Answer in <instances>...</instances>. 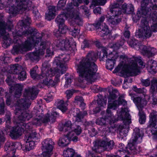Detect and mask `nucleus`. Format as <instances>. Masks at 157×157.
I'll return each instance as SVG.
<instances>
[{
    "mask_svg": "<svg viewBox=\"0 0 157 157\" xmlns=\"http://www.w3.org/2000/svg\"><path fill=\"white\" fill-rule=\"evenodd\" d=\"M30 20L29 17H27L25 19L19 21L16 26L13 34L14 39L22 36H30L27 38L24 44H21L25 51L30 50L33 48L37 47L40 42L38 49L35 48V51L29 56L31 60H37L39 59V56L44 54L46 47L47 42L42 39L43 37L45 35L43 32L40 33L37 32L35 28L29 27L30 24L29 22Z\"/></svg>",
    "mask_w": 157,
    "mask_h": 157,
    "instance_id": "f257e3e1",
    "label": "nucleus"
},
{
    "mask_svg": "<svg viewBox=\"0 0 157 157\" xmlns=\"http://www.w3.org/2000/svg\"><path fill=\"white\" fill-rule=\"evenodd\" d=\"M73 16L72 13L71 14L67 13L66 8L56 18L55 22L58 25L59 28L53 32V35L56 37L57 38L60 37L55 41L56 46L61 50L70 51L71 53L76 50V42L73 41L71 44L68 38L63 39L62 37L66 33L68 29L67 26L65 25V19H67L68 17H73Z\"/></svg>",
    "mask_w": 157,
    "mask_h": 157,
    "instance_id": "f03ea898",
    "label": "nucleus"
},
{
    "mask_svg": "<svg viewBox=\"0 0 157 157\" xmlns=\"http://www.w3.org/2000/svg\"><path fill=\"white\" fill-rule=\"evenodd\" d=\"M97 55L93 51H90L85 57L82 59L77 65V72L80 77L88 82L94 81L98 70V67L95 63Z\"/></svg>",
    "mask_w": 157,
    "mask_h": 157,
    "instance_id": "7ed1b4c3",
    "label": "nucleus"
},
{
    "mask_svg": "<svg viewBox=\"0 0 157 157\" xmlns=\"http://www.w3.org/2000/svg\"><path fill=\"white\" fill-rule=\"evenodd\" d=\"M5 71L9 74L7 75L6 82L10 87L9 88L10 93L14 92L15 98H19L21 95L23 86L20 84L13 85L15 77V75H17L18 79L20 81H24L27 78L26 72L23 70L22 66L18 64H11Z\"/></svg>",
    "mask_w": 157,
    "mask_h": 157,
    "instance_id": "20e7f679",
    "label": "nucleus"
},
{
    "mask_svg": "<svg viewBox=\"0 0 157 157\" xmlns=\"http://www.w3.org/2000/svg\"><path fill=\"white\" fill-rule=\"evenodd\" d=\"M15 114L18 116L17 119L20 121L18 122L19 125L17 126L13 127L10 131V136L13 140H16L21 135L27 126L24 121H29L32 117L31 114L19 108L16 109Z\"/></svg>",
    "mask_w": 157,
    "mask_h": 157,
    "instance_id": "39448f33",
    "label": "nucleus"
},
{
    "mask_svg": "<svg viewBox=\"0 0 157 157\" xmlns=\"http://www.w3.org/2000/svg\"><path fill=\"white\" fill-rule=\"evenodd\" d=\"M109 7L111 15L107 17V20L109 25H115L118 24L121 21V15L122 12H126L127 4L124 3L123 4L124 0H116Z\"/></svg>",
    "mask_w": 157,
    "mask_h": 157,
    "instance_id": "423d86ee",
    "label": "nucleus"
},
{
    "mask_svg": "<svg viewBox=\"0 0 157 157\" xmlns=\"http://www.w3.org/2000/svg\"><path fill=\"white\" fill-rule=\"evenodd\" d=\"M66 55L63 54L62 57L59 56L55 57L54 61L53 63V67L48 71L50 77L55 76V77L59 78L61 75L64 74L66 71V67L65 66V63L68 61V59L66 58Z\"/></svg>",
    "mask_w": 157,
    "mask_h": 157,
    "instance_id": "0eeeda50",
    "label": "nucleus"
},
{
    "mask_svg": "<svg viewBox=\"0 0 157 157\" xmlns=\"http://www.w3.org/2000/svg\"><path fill=\"white\" fill-rule=\"evenodd\" d=\"M142 137L143 135L140 132V129L135 128L131 138L124 150V152L128 155L137 154L139 151L137 149L136 144L141 142Z\"/></svg>",
    "mask_w": 157,
    "mask_h": 157,
    "instance_id": "6e6552de",
    "label": "nucleus"
},
{
    "mask_svg": "<svg viewBox=\"0 0 157 157\" xmlns=\"http://www.w3.org/2000/svg\"><path fill=\"white\" fill-rule=\"evenodd\" d=\"M141 29H139L136 32L135 36L137 38L146 39L151 37L152 33L149 25L148 21L145 18H144L141 20Z\"/></svg>",
    "mask_w": 157,
    "mask_h": 157,
    "instance_id": "1a4fd4ad",
    "label": "nucleus"
},
{
    "mask_svg": "<svg viewBox=\"0 0 157 157\" xmlns=\"http://www.w3.org/2000/svg\"><path fill=\"white\" fill-rule=\"evenodd\" d=\"M107 49L105 47H103L100 52L99 56L101 57V59H104L106 58V68L107 69L111 71L113 68L114 65L116 63V57L113 54L112 52L108 54Z\"/></svg>",
    "mask_w": 157,
    "mask_h": 157,
    "instance_id": "9d476101",
    "label": "nucleus"
},
{
    "mask_svg": "<svg viewBox=\"0 0 157 157\" xmlns=\"http://www.w3.org/2000/svg\"><path fill=\"white\" fill-rule=\"evenodd\" d=\"M38 111L36 112V116L33 118L32 123L33 125L37 126H40L42 124L48 123L50 122V115L47 113L44 115L43 113H39Z\"/></svg>",
    "mask_w": 157,
    "mask_h": 157,
    "instance_id": "9b49d317",
    "label": "nucleus"
},
{
    "mask_svg": "<svg viewBox=\"0 0 157 157\" xmlns=\"http://www.w3.org/2000/svg\"><path fill=\"white\" fill-rule=\"evenodd\" d=\"M121 72L124 75L127 76L130 74L136 76L140 72V70L137 63L134 62L130 65H124L122 67Z\"/></svg>",
    "mask_w": 157,
    "mask_h": 157,
    "instance_id": "f8f14e48",
    "label": "nucleus"
},
{
    "mask_svg": "<svg viewBox=\"0 0 157 157\" xmlns=\"http://www.w3.org/2000/svg\"><path fill=\"white\" fill-rule=\"evenodd\" d=\"M150 0H145L146 11L151 9L146 15L147 17H148L150 20H152L154 22H157V12L155 11L157 10V5L154 4L152 2H150Z\"/></svg>",
    "mask_w": 157,
    "mask_h": 157,
    "instance_id": "ddd939ff",
    "label": "nucleus"
},
{
    "mask_svg": "<svg viewBox=\"0 0 157 157\" xmlns=\"http://www.w3.org/2000/svg\"><path fill=\"white\" fill-rule=\"evenodd\" d=\"M25 2H22L21 0H16V6L13 5L10 6L9 7H7L6 10H8V12L10 14H11L13 16H15L19 13L20 10L23 9L27 8L25 5Z\"/></svg>",
    "mask_w": 157,
    "mask_h": 157,
    "instance_id": "4468645a",
    "label": "nucleus"
},
{
    "mask_svg": "<svg viewBox=\"0 0 157 157\" xmlns=\"http://www.w3.org/2000/svg\"><path fill=\"white\" fill-rule=\"evenodd\" d=\"M37 133L34 132L29 134L28 137H26V142L25 146V150L26 151H29L34 148L35 142L38 140L36 137Z\"/></svg>",
    "mask_w": 157,
    "mask_h": 157,
    "instance_id": "2eb2a0df",
    "label": "nucleus"
},
{
    "mask_svg": "<svg viewBox=\"0 0 157 157\" xmlns=\"http://www.w3.org/2000/svg\"><path fill=\"white\" fill-rule=\"evenodd\" d=\"M40 78H43L42 81L41 82V83L43 86H53L56 85L57 83L59 81V78L58 77H55L54 80H53L51 78V77L49 76V74L43 73L40 76Z\"/></svg>",
    "mask_w": 157,
    "mask_h": 157,
    "instance_id": "dca6fc26",
    "label": "nucleus"
},
{
    "mask_svg": "<svg viewBox=\"0 0 157 157\" xmlns=\"http://www.w3.org/2000/svg\"><path fill=\"white\" fill-rule=\"evenodd\" d=\"M151 9H149L146 11L145 0H142L141 8L138 10L136 14L133 17V21L136 23L137 22L140 20L141 17L146 16L147 14L149 12V11Z\"/></svg>",
    "mask_w": 157,
    "mask_h": 157,
    "instance_id": "f3484780",
    "label": "nucleus"
},
{
    "mask_svg": "<svg viewBox=\"0 0 157 157\" xmlns=\"http://www.w3.org/2000/svg\"><path fill=\"white\" fill-rule=\"evenodd\" d=\"M150 127L151 128L152 134L157 136V112L153 110L149 115Z\"/></svg>",
    "mask_w": 157,
    "mask_h": 157,
    "instance_id": "a211bd4d",
    "label": "nucleus"
},
{
    "mask_svg": "<svg viewBox=\"0 0 157 157\" xmlns=\"http://www.w3.org/2000/svg\"><path fill=\"white\" fill-rule=\"evenodd\" d=\"M93 25L96 30H99V34L102 37H104L110 33L108 26L105 23L101 25L100 23L97 21L93 24Z\"/></svg>",
    "mask_w": 157,
    "mask_h": 157,
    "instance_id": "6ab92c4d",
    "label": "nucleus"
},
{
    "mask_svg": "<svg viewBox=\"0 0 157 157\" xmlns=\"http://www.w3.org/2000/svg\"><path fill=\"white\" fill-rule=\"evenodd\" d=\"M129 95L131 96V100H133L138 108L142 109L147 104V101L145 98L136 97L135 94L132 93L129 94Z\"/></svg>",
    "mask_w": 157,
    "mask_h": 157,
    "instance_id": "aec40b11",
    "label": "nucleus"
},
{
    "mask_svg": "<svg viewBox=\"0 0 157 157\" xmlns=\"http://www.w3.org/2000/svg\"><path fill=\"white\" fill-rule=\"evenodd\" d=\"M41 149L48 152H52L53 149L54 143L50 138H47L43 140L42 143Z\"/></svg>",
    "mask_w": 157,
    "mask_h": 157,
    "instance_id": "412c9836",
    "label": "nucleus"
},
{
    "mask_svg": "<svg viewBox=\"0 0 157 157\" xmlns=\"http://www.w3.org/2000/svg\"><path fill=\"white\" fill-rule=\"evenodd\" d=\"M106 119L105 118H99L97 119L96 120V123L97 124L102 126L101 127V129H102L101 132L102 133L103 135H106L109 131V129L108 127L106 128Z\"/></svg>",
    "mask_w": 157,
    "mask_h": 157,
    "instance_id": "4be33fe9",
    "label": "nucleus"
},
{
    "mask_svg": "<svg viewBox=\"0 0 157 157\" xmlns=\"http://www.w3.org/2000/svg\"><path fill=\"white\" fill-rule=\"evenodd\" d=\"M157 52L155 48L145 45L143 46L142 49V53L148 58L154 56Z\"/></svg>",
    "mask_w": 157,
    "mask_h": 157,
    "instance_id": "5701e85b",
    "label": "nucleus"
},
{
    "mask_svg": "<svg viewBox=\"0 0 157 157\" xmlns=\"http://www.w3.org/2000/svg\"><path fill=\"white\" fill-rule=\"evenodd\" d=\"M22 2L23 1L25 2V5L27 8H29L30 7V9H31L33 11V14L34 17L36 20H39L41 18V16H40V13H39L38 10H37L36 7L34 6H32V8H31V4H32V0H21Z\"/></svg>",
    "mask_w": 157,
    "mask_h": 157,
    "instance_id": "b1692460",
    "label": "nucleus"
},
{
    "mask_svg": "<svg viewBox=\"0 0 157 157\" xmlns=\"http://www.w3.org/2000/svg\"><path fill=\"white\" fill-rule=\"evenodd\" d=\"M17 143L13 142H7L6 143L5 146V150L9 151H12V153L13 154L12 156H5V157H17L15 155V153L16 151V145L17 144Z\"/></svg>",
    "mask_w": 157,
    "mask_h": 157,
    "instance_id": "393cba45",
    "label": "nucleus"
},
{
    "mask_svg": "<svg viewBox=\"0 0 157 157\" xmlns=\"http://www.w3.org/2000/svg\"><path fill=\"white\" fill-rule=\"evenodd\" d=\"M147 67L148 71L151 74H155L157 72V62L152 59L148 62Z\"/></svg>",
    "mask_w": 157,
    "mask_h": 157,
    "instance_id": "a878e982",
    "label": "nucleus"
},
{
    "mask_svg": "<svg viewBox=\"0 0 157 157\" xmlns=\"http://www.w3.org/2000/svg\"><path fill=\"white\" fill-rule=\"evenodd\" d=\"M69 134L67 133L61 137H60L58 141V145L61 147H65L70 144V138L68 137Z\"/></svg>",
    "mask_w": 157,
    "mask_h": 157,
    "instance_id": "bb28decb",
    "label": "nucleus"
},
{
    "mask_svg": "<svg viewBox=\"0 0 157 157\" xmlns=\"http://www.w3.org/2000/svg\"><path fill=\"white\" fill-rule=\"evenodd\" d=\"M66 10L67 11V13L70 14H71L72 13L73 16V17H68V18L71 19H75L76 21L78 20L79 22H77V24L78 26H82L83 25V22L82 20L79 17L78 14H76L75 13L74 11L72 8H66Z\"/></svg>",
    "mask_w": 157,
    "mask_h": 157,
    "instance_id": "cd10ccee",
    "label": "nucleus"
},
{
    "mask_svg": "<svg viewBox=\"0 0 157 157\" xmlns=\"http://www.w3.org/2000/svg\"><path fill=\"white\" fill-rule=\"evenodd\" d=\"M55 105L61 110L63 113L65 112L67 110V104L63 100L58 99L55 103Z\"/></svg>",
    "mask_w": 157,
    "mask_h": 157,
    "instance_id": "c85d7f7f",
    "label": "nucleus"
},
{
    "mask_svg": "<svg viewBox=\"0 0 157 157\" xmlns=\"http://www.w3.org/2000/svg\"><path fill=\"white\" fill-rule=\"evenodd\" d=\"M56 7L51 6L48 7V11L47 13H45V19L48 21H50L53 19L56 16Z\"/></svg>",
    "mask_w": 157,
    "mask_h": 157,
    "instance_id": "c756f323",
    "label": "nucleus"
},
{
    "mask_svg": "<svg viewBox=\"0 0 157 157\" xmlns=\"http://www.w3.org/2000/svg\"><path fill=\"white\" fill-rule=\"evenodd\" d=\"M149 91L150 95L151 96H155L157 93V79L154 78L151 80Z\"/></svg>",
    "mask_w": 157,
    "mask_h": 157,
    "instance_id": "7c9ffc66",
    "label": "nucleus"
},
{
    "mask_svg": "<svg viewBox=\"0 0 157 157\" xmlns=\"http://www.w3.org/2000/svg\"><path fill=\"white\" fill-rule=\"evenodd\" d=\"M63 156L64 157H82L80 155L76 154L75 150L70 148L63 151Z\"/></svg>",
    "mask_w": 157,
    "mask_h": 157,
    "instance_id": "2f4dec72",
    "label": "nucleus"
},
{
    "mask_svg": "<svg viewBox=\"0 0 157 157\" xmlns=\"http://www.w3.org/2000/svg\"><path fill=\"white\" fill-rule=\"evenodd\" d=\"M72 126L71 121H67L62 124V126L59 128V131L66 132L68 131L67 128H71Z\"/></svg>",
    "mask_w": 157,
    "mask_h": 157,
    "instance_id": "473e14b6",
    "label": "nucleus"
},
{
    "mask_svg": "<svg viewBox=\"0 0 157 157\" xmlns=\"http://www.w3.org/2000/svg\"><path fill=\"white\" fill-rule=\"evenodd\" d=\"M89 3V0H72V2L69 4L68 6L71 7L73 4L74 6L78 7L80 4L83 3L86 5H88Z\"/></svg>",
    "mask_w": 157,
    "mask_h": 157,
    "instance_id": "72a5a7b5",
    "label": "nucleus"
},
{
    "mask_svg": "<svg viewBox=\"0 0 157 157\" xmlns=\"http://www.w3.org/2000/svg\"><path fill=\"white\" fill-rule=\"evenodd\" d=\"M98 98L97 100L98 105L100 107L103 106L104 105H105L107 102V99L106 97H104L101 95H98Z\"/></svg>",
    "mask_w": 157,
    "mask_h": 157,
    "instance_id": "f704fd0d",
    "label": "nucleus"
},
{
    "mask_svg": "<svg viewBox=\"0 0 157 157\" xmlns=\"http://www.w3.org/2000/svg\"><path fill=\"white\" fill-rule=\"evenodd\" d=\"M128 45L132 48H139V41L134 38H132L127 41Z\"/></svg>",
    "mask_w": 157,
    "mask_h": 157,
    "instance_id": "c9c22d12",
    "label": "nucleus"
},
{
    "mask_svg": "<svg viewBox=\"0 0 157 157\" xmlns=\"http://www.w3.org/2000/svg\"><path fill=\"white\" fill-rule=\"evenodd\" d=\"M24 51L21 45H15L13 46L11 52L13 55L18 54L20 52H21Z\"/></svg>",
    "mask_w": 157,
    "mask_h": 157,
    "instance_id": "e433bc0d",
    "label": "nucleus"
},
{
    "mask_svg": "<svg viewBox=\"0 0 157 157\" xmlns=\"http://www.w3.org/2000/svg\"><path fill=\"white\" fill-rule=\"evenodd\" d=\"M6 23L2 20H0V36H2L6 32Z\"/></svg>",
    "mask_w": 157,
    "mask_h": 157,
    "instance_id": "4c0bfd02",
    "label": "nucleus"
},
{
    "mask_svg": "<svg viewBox=\"0 0 157 157\" xmlns=\"http://www.w3.org/2000/svg\"><path fill=\"white\" fill-rule=\"evenodd\" d=\"M25 93L27 95H29L31 97H33L34 98L36 97L38 92L35 89L33 88L31 89H25Z\"/></svg>",
    "mask_w": 157,
    "mask_h": 157,
    "instance_id": "58836bf2",
    "label": "nucleus"
},
{
    "mask_svg": "<svg viewBox=\"0 0 157 157\" xmlns=\"http://www.w3.org/2000/svg\"><path fill=\"white\" fill-rule=\"evenodd\" d=\"M130 115L126 112L125 113L124 117L122 114L121 115V118L123 121L124 124H129L130 123L131 121L130 120H131V118H130Z\"/></svg>",
    "mask_w": 157,
    "mask_h": 157,
    "instance_id": "ea45409f",
    "label": "nucleus"
},
{
    "mask_svg": "<svg viewBox=\"0 0 157 157\" xmlns=\"http://www.w3.org/2000/svg\"><path fill=\"white\" fill-rule=\"evenodd\" d=\"M87 115V113L86 111H80L79 112L76 113V118L78 121H82L84 117Z\"/></svg>",
    "mask_w": 157,
    "mask_h": 157,
    "instance_id": "a19ab883",
    "label": "nucleus"
},
{
    "mask_svg": "<svg viewBox=\"0 0 157 157\" xmlns=\"http://www.w3.org/2000/svg\"><path fill=\"white\" fill-rule=\"evenodd\" d=\"M59 116V113L56 111V109L55 108H53L52 110V112L50 115V118L53 122H55L56 118Z\"/></svg>",
    "mask_w": 157,
    "mask_h": 157,
    "instance_id": "79ce46f5",
    "label": "nucleus"
},
{
    "mask_svg": "<svg viewBox=\"0 0 157 157\" xmlns=\"http://www.w3.org/2000/svg\"><path fill=\"white\" fill-rule=\"evenodd\" d=\"M43 73H44L43 72H42L41 74L40 75H38V74L36 73V71L35 69V68H32L30 71V75L31 78L33 79H35L37 78H39L40 79H43V80L44 79V78H40V76Z\"/></svg>",
    "mask_w": 157,
    "mask_h": 157,
    "instance_id": "37998d69",
    "label": "nucleus"
},
{
    "mask_svg": "<svg viewBox=\"0 0 157 157\" xmlns=\"http://www.w3.org/2000/svg\"><path fill=\"white\" fill-rule=\"evenodd\" d=\"M106 0H99L98 1L97 0H94L92 2V3L90 6V8L92 7H94L96 6L98 4V3H99L100 5H104L106 2Z\"/></svg>",
    "mask_w": 157,
    "mask_h": 157,
    "instance_id": "c03bdc74",
    "label": "nucleus"
},
{
    "mask_svg": "<svg viewBox=\"0 0 157 157\" xmlns=\"http://www.w3.org/2000/svg\"><path fill=\"white\" fill-rule=\"evenodd\" d=\"M125 41V40L124 39H122L121 38V39L113 44V46L114 48L117 50L120 47L123 45Z\"/></svg>",
    "mask_w": 157,
    "mask_h": 157,
    "instance_id": "a18cd8bd",
    "label": "nucleus"
},
{
    "mask_svg": "<svg viewBox=\"0 0 157 157\" xmlns=\"http://www.w3.org/2000/svg\"><path fill=\"white\" fill-rule=\"evenodd\" d=\"M20 106L22 107L24 109H26L28 108L30 106V104L29 103L26 101V99H22L20 101Z\"/></svg>",
    "mask_w": 157,
    "mask_h": 157,
    "instance_id": "49530a36",
    "label": "nucleus"
},
{
    "mask_svg": "<svg viewBox=\"0 0 157 157\" xmlns=\"http://www.w3.org/2000/svg\"><path fill=\"white\" fill-rule=\"evenodd\" d=\"M115 101H117L116 103L118 106L121 105L123 106L127 105V101L123 98V96H119L117 100Z\"/></svg>",
    "mask_w": 157,
    "mask_h": 157,
    "instance_id": "de8ad7c7",
    "label": "nucleus"
},
{
    "mask_svg": "<svg viewBox=\"0 0 157 157\" xmlns=\"http://www.w3.org/2000/svg\"><path fill=\"white\" fill-rule=\"evenodd\" d=\"M117 102L116 101L114 100L112 102H108L107 107L109 109H110L112 110L116 109L118 107Z\"/></svg>",
    "mask_w": 157,
    "mask_h": 157,
    "instance_id": "09e8293b",
    "label": "nucleus"
},
{
    "mask_svg": "<svg viewBox=\"0 0 157 157\" xmlns=\"http://www.w3.org/2000/svg\"><path fill=\"white\" fill-rule=\"evenodd\" d=\"M140 117L139 122L141 124L144 123L146 121V117L145 114L144 113L139 112Z\"/></svg>",
    "mask_w": 157,
    "mask_h": 157,
    "instance_id": "8fccbe9b",
    "label": "nucleus"
},
{
    "mask_svg": "<svg viewBox=\"0 0 157 157\" xmlns=\"http://www.w3.org/2000/svg\"><path fill=\"white\" fill-rule=\"evenodd\" d=\"M69 134L68 137L71 138L70 140V143L71 141H72L74 142H76L78 141V137L77 136H74V134L70 132L67 133Z\"/></svg>",
    "mask_w": 157,
    "mask_h": 157,
    "instance_id": "3c124183",
    "label": "nucleus"
},
{
    "mask_svg": "<svg viewBox=\"0 0 157 157\" xmlns=\"http://www.w3.org/2000/svg\"><path fill=\"white\" fill-rule=\"evenodd\" d=\"M109 95L108 98V102H111L112 100H114L117 97V95L113 92H111L109 91Z\"/></svg>",
    "mask_w": 157,
    "mask_h": 157,
    "instance_id": "603ef678",
    "label": "nucleus"
},
{
    "mask_svg": "<svg viewBox=\"0 0 157 157\" xmlns=\"http://www.w3.org/2000/svg\"><path fill=\"white\" fill-rule=\"evenodd\" d=\"M75 92V90L73 89L67 90L66 91L65 94H66V96L68 100L72 97Z\"/></svg>",
    "mask_w": 157,
    "mask_h": 157,
    "instance_id": "864d4df0",
    "label": "nucleus"
},
{
    "mask_svg": "<svg viewBox=\"0 0 157 157\" xmlns=\"http://www.w3.org/2000/svg\"><path fill=\"white\" fill-rule=\"evenodd\" d=\"M67 0H60L58 2L57 7L58 9H61L64 7L66 4Z\"/></svg>",
    "mask_w": 157,
    "mask_h": 157,
    "instance_id": "5fc2aeb1",
    "label": "nucleus"
},
{
    "mask_svg": "<svg viewBox=\"0 0 157 157\" xmlns=\"http://www.w3.org/2000/svg\"><path fill=\"white\" fill-rule=\"evenodd\" d=\"M134 10V7L133 5L131 4H130L127 5V10H126V12L128 14H130L132 13Z\"/></svg>",
    "mask_w": 157,
    "mask_h": 157,
    "instance_id": "6e6d98bb",
    "label": "nucleus"
},
{
    "mask_svg": "<svg viewBox=\"0 0 157 157\" xmlns=\"http://www.w3.org/2000/svg\"><path fill=\"white\" fill-rule=\"evenodd\" d=\"M93 8V12L95 14H101V7L98 6L96 7V6L92 7L91 8Z\"/></svg>",
    "mask_w": 157,
    "mask_h": 157,
    "instance_id": "4d7b16f0",
    "label": "nucleus"
},
{
    "mask_svg": "<svg viewBox=\"0 0 157 157\" xmlns=\"http://www.w3.org/2000/svg\"><path fill=\"white\" fill-rule=\"evenodd\" d=\"M80 30L78 28H75L71 30H70L69 34L71 35L74 37L76 36L79 33Z\"/></svg>",
    "mask_w": 157,
    "mask_h": 157,
    "instance_id": "13d9d810",
    "label": "nucleus"
},
{
    "mask_svg": "<svg viewBox=\"0 0 157 157\" xmlns=\"http://www.w3.org/2000/svg\"><path fill=\"white\" fill-rule=\"evenodd\" d=\"M6 103L7 105H10L12 101V96L9 94H6Z\"/></svg>",
    "mask_w": 157,
    "mask_h": 157,
    "instance_id": "bf43d9fd",
    "label": "nucleus"
},
{
    "mask_svg": "<svg viewBox=\"0 0 157 157\" xmlns=\"http://www.w3.org/2000/svg\"><path fill=\"white\" fill-rule=\"evenodd\" d=\"M6 29H7L8 31H11L13 28L12 22L9 21L7 23H6Z\"/></svg>",
    "mask_w": 157,
    "mask_h": 157,
    "instance_id": "052dcab7",
    "label": "nucleus"
},
{
    "mask_svg": "<svg viewBox=\"0 0 157 157\" xmlns=\"http://www.w3.org/2000/svg\"><path fill=\"white\" fill-rule=\"evenodd\" d=\"M74 132L77 135H79L81 133L82 130L81 127L79 125H77L74 129Z\"/></svg>",
    "mask_w": 157,
    "mask_h": 157,
    "instance_id": "680f3d73",
    "label": "nucleus"
},
{
    "mask_svg": "<svg viewBox=\"0 0 157 157\" xmlns=\"http://www.w3.org/2000/svg\"><path fill=\"white\" fill-rule=\"evenodd\" d=\"M141 82L142 85L146 87L149 86L150 84V82L149 78L146 79H142L141 80Z\"/></svg>",
    "mask_w": 157,
    "mask_h": 157,
    "instance_id": "e2e57ef3",
    "label": "nucleus"
},
{
    "mask_svg": "<svg viewBox=\"0 0 157 157\" xmlns=\"http://www.w3.org/2000/svg\"><path fill=\"white\" fill-rule=\"evenodd\" d=\"M54 55V52L51 50L50 48H48L46 50V55L45 56V57H49L53 56Z\"/></svg>",
    "mask_w": 157,
    "mask_h": 157,
    "instance_id": "0e129e2a",
    "label": "nucleus"
},
{
    "mask_svg": "<svg viewBox=\"0 0 157 157\" xmlns=\"http://www.w3.org/2000/svg\"><path fill=\"white\" fill-rule=\"evenodd\" d=\"M65 78L66 79L65 86H66L67 87L68 86H70L72 82V76H70L69 77Z\"/></svg>",
    "mask_w": 157,
    "mask_h": 157,
    "instance_id": "69168bd1",
    "label": "nucleus"
},
{
    "mask_svg": "<svg viewBox=\"0 0 157 157\" xmlns=\"http://www.w3.org/2000/svg\"><path fill=\"white\" fill-rule=\"evenodd\" d=\"M99 146L98 145L97 143H96L94 145L93 147H92L91 150L93 151V152H94L95 154L96 153H98L99 152Z\"/></svg>",
    "mask_w": 157,
    "mask_h": 157,
    "instance_id": "338daca9",
    "label": "nucleus"
},
{
    "mask_svg": "<svg viewBox=\"0 0 157 157\" xmlns=\"http://www.w3.org/2000/svg\"><path fill=\"white\" fill-rule=\"evenodd\" d=\"M114 145V142L113 140L109 141H106V147L109 148H112Z\"/></svg>",
    "mask_w": 157,
    "mask_h": 157,
    "instance_id": "774afa93",
    "label": "nucleus"
}]
</instances>
